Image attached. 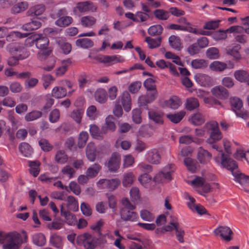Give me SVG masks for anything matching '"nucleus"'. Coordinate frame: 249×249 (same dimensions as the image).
<instances>
[{
    "mask_svg": "<svg viewBox=\"0 0 249 249\" xmlns=\"http://www.w3.org/2000/svg\"><path fill=\"white\" fill-rule=\"evenodd\" d=\"M181 101L177 96H172L168 100H164L161 103L163 108L169 107L172 109H177L181 105Z\"/></svg>",
    "mask_w": 249,
    "mask_h": 249,
    "instance_id": "dca6fc26",
    "label": "nucleus"
},
{
    "mask_svg": "<svg viewBox=\"0 0 249 249\" xmlns=\"http://www.w3.org/2000/svg\"><path fill=\"white\" fill-rule=\"evenodd\" d=\"M169 43L172 48L180 51L183 48V45L180 39L178 36L172 35L169 38Z\"/></svg>",
    "mask_w": 249,
    "mask_h": 249,
    "instance_id": "bb28decb",
    "label": "nucleus"
},
{
    "mask_svg": "<svg viewBox=\"0 0 249 249\" xmlns=\"http://www.w3.org/2000/svg\"><path fill=\"white\" fill-rule=\"evenodd\" d=\"M243 27L240 26H231L226 30H219L215 32L212 35L213 38L216 41L225 39L227 37V33H238L241 32Z\"/></svg>",
    "mask_w": 249,
    "mask_h": 249,
    "instance_id": "1a4fd4ad",
    "label": "nucleus"
},
{
    "mask_svg": "<svg viewBox=\"0 0 249 249\" xmlns=\"http://www.w3.org/2000/svg\"><path fill=\"white\" fill-rule=\"evenodd\" d=\"M36 40V48L40 50L43 54L48 55L52 52V50L49 47V41L48 38L44 35L39 34Z\"/></svg>",
    "mask_w": 249,
    "mask_h": 249,
    "instance_id": "9d476101",
    "label": "nucleus"
},
{
    "mask_svg": "<svg viewBox=\"0 0 249 249\" xmlns=\"http://www.w3.org/2000/svg\"><path fill=\"white\" fill-rule=\"evenodd\" d=\"M89 132L91 136L95 139H99L102 137V134H104L100 131L99 127L95 124H91L89 126Z\"/></svg>",
    "mask_w": 249,
    "mask_h": 249,
    "instance_id": "0e129e2a",
    "label": "nucleus"
},
{
    "mask_svg": "<svg viewBox=\"0 0 249 249\" xmlns=\"http://www.w3.org/2000/svg\"><path fill=\"white\" fill-rule=\"evenodd\" d=\"M214 160L218 165L230 170L234 177L235 180L239 183L241 185H246L249 183V177L237 171H234L237 168V165L235 161L225 156L224 154L215 157Z\"/></svg>",
    "mask_w": 249,
    "mask_h": 249,
    "instance_id": "f03ea898",
    "label": "nucleus"
},
{
    "mask_svg": "<svg viewBox=\"0 0 249 249\" xmlns=\"http://www.w3.org/2000/svg\"><path fill=\"white\" fill-rule=\"evenodd\" d=\"M41 116L42 112L41 111L34 110L26 114L25 120L27 122L33 121L40 118Z\"/></svg>",
    "mask_w": 249,
    "mask_h": 249,
    "instance_id": "4d7b16f0",
    "label": "nucleus"
},
{
    "mask_svg": "<svg viewBox=\"0 0 249 249\" xmlns=\"http://www.w3.org/2000/svg\"><path fill=\"white\" fill-rule=\"evenodd\" d=\"M121 102L125 111L129 112L131 109V98L127 91H124L121 97Z\"/></svg>",
    "mask_w": 249,
    "mask_h": 249,
    "instance_id": "b1692460",
    "label": "nucleus"
},
{
    "mask_svg": "<svg viewBox=\"0 0 249 249\" xmlns=\"http://www.w3.org/2000/svg\"><path fill=\"white\" fill-rule=\"evenodd\" d=\"M204 128L207 133L210 134V137L207 140L208 143L212 144L222 139V135L216 122L211 121L205 124Z\"/></svg>",
    "mask_w": 249,
    "mask_h": 249,
    "instance_id": "39448f33",
    "label": "nucleus"
},
{
    "mask_svg": "<svg viewBox=\"0 0 249 249\" xmlns=\"http://www.w3.org/2000/svg\"><path fill=\"white\" fill-rule=\"evenodd\" d=\"M40 164L38 161H29V165L30 167V172L34 177H36L39 174Z\"/></svg>",
    "mask_w": 249,
    "mask_h": 249,
    "instance_id": "603ef678",
    "label": "nucleus"
},
{
    "mask_svg": "<svg viewBox=\"0 0 249 249\" xmlns=\"http://www.w3.org/2000/svg\"><path fill=\"white\" fill-rule=\"evenodd\" d=\"M186 112L184 110H181L174 114H168L166 117L172 123L177 124L179 123L185 116Z\"/></svg>",
    "mask_w": 249,
    "mask_h": 249,
    "instance_id": "473e14b6",
    "label": "nucleus"
},
{
    "mask_svg": "<svg viewBox=\"0 0 249 249\" xmlns=\"http://www.w3.org/2000/svg\"><path fill=\"white\" fill-rule=\"evenodd\" d=\"M33 241L35 244L42 246L46 243V238L43 234L36 233L33 236Z\"/></svg>",
    "mask_w": 249,
    "mask_h": 249,
    "instance_id": "6e6d98bb",
    "label": "nucleus"
},
{
    "mask_svg": "<svg viewBox=\"0 0 249 249\" xmlns=\"http://www.w3.org/2000/svg\"><path fill=\"white\" fill-rule=\"evenodd\" d=\"M50 243L54 247L62 249V238L56 234H53L50 237Z\"/></svg>",
    "mask_w": 249,
    "mask_h": 249,
    "instance_id": "69168bd1",
    "label": "nucleus"
},
{
    "mask_svg": "<svg viewBox=\"0 0 249 249\" xmlns=\"http://www.w3.org/2000/svg\"><path fill=\"white\" fill-rule=\"evenodd\" d=\"M146 160L152 164H159L160 162L161 157L158 150L153 148L148 150L145 155Z\"/></svg>",
    "mask_w": 249,
    "mask_h": 249,
    "instance_id": "aec40b11",
    "label": "nucleus"
},
{
    "mask_svg": "<svg viewBox=\"0 0 249 249\" xmlns=\"http://www.w3.org/2000/svg\"><path fill=\"white\" fill-rule=\"evenodd\" d=\"M77 47L82 48H89L93 46L92 41L88 38L78 39L76 41Z\"/></svg>",
    "mask_w": 249,
    "mask_h": 249,
    "instance_id": "37998d69",
    "label": "nucleus"
},
{
    "mask_svg": "<svg viewBox=\"0 0 249 249\" xmlns=\"http://www.w3.org/2000/svg\"><path fill=\"white\" fill-rule=\"evenodd\" d=\"M206 54L207 57L210 59H216L219 56V51L215 47H211L207 49Z\"/></svg>",
    "mask_w": 249,
    "mask_h": 249,
    "instance_id": "e2e57ef3",
    "label": "nucleus"
},
{
    "mask_svg": "<svg viewBox=\"0 0 249 249\" xmlns=\"http://www.w3.org/2000/svg\"><path fill=\"white\" fill-rule=\"evenodd\" d=\"M28 36V34L21 33L18 31L12 32L6 36V40L12 41L16 40L18 38H25Z\"/></svg>",
    "mask_w": 249,
    "mask_h": 249,
    "instance_id": "de8ad7c7",
    "label": "nucleus"
},
{
    "mask_svg": "<svg viewBox=\"0 0 249 249\" xmlns=\"http://www.w3.org/2000/svg\"><path fill=\"white\" fill-rule=\"evenodd\" d=\"M100 113L94 105L89 106L86 110V116L89 120H95L99 116Z\"/></svg>",
    "mask_w": 249,
    "mask_h": 249,
    "instance_id": "c85d7f7f",
    "label": "nucleus"
},
{
    "mask_svg": "<svg viewBox=\"0 0 249 249\" xmlns=\"http://www.w3.org/2000/svg\"><path fill=\"white\" fill-rule=\"evenodd\" d=\"M230 103L231 110L237 117L244 120L247 119V112L243 108V103L241 99L237 97H232L230 99Z\"/></svg>",
    "mask_w": 249,
    "mask_h": 249,
    "instance_id": "0eeeda50",
    "label": "nucleus"
},
{
    "mask_svg": "<svg viewBox=\"0 0 249 249\" xmlns=\"http://www.w3.org/2000/svg\"><path fill=\"white\" fill-rule=\"evenodd\" d=\"M184 162L188 170L191 172H195L197 169L196 161L190 158H186L184 160Z\"/></svg>",
    "mask_w": 249,
    "mask_h": 249,
    "instance_id": "49530a36",
    "label": "nucleus"
},
{
    "mask_svg": "<svg viewBox=\"0 0 249 249\" xmlns=\"http://www.w3.org/2000/svg\"><path fill=\"white\" fill-rule=\"evenodd\" d=\"M145 42L147 43L148 47L150 49H154L159 47L161 43V38H152L150 37H147L145 39Z\"/></svg>",
    "mask_w": 249,
    "mask_h": 249,
    "instance_id": "5fc2aeb1",
    "label": "nucleus"
},
{
    "mask_svg": "<svg viewBox=\"0 0 249 249\" xmlns=\"http://www.w3.org/2000/svg\"><path fill=\"white\" fill-rule=\"evenodd\" d=\"M157 95V90L147 91L146 95H142L139 97L138 104L140 106H143L151 103L155 100Z\"/></svg>",
    "mask_w": 249,
    "mask_h": 249,
    "instance_id": "2eb2a0df",
    "label": "nucleus"
},
{
    "mask_svg": "<svg viewBox=\"0 0 249 249\" xmlns=\"http://www.w3.org/2000/svg\"><path fill=\"white\" fill-rule=\"evenodd\" d=\"M240 49L241 47L238 44L233 46L232 47H229L227 50V53L232 56L236 59H240L241 57L239 52Z\"/></svg>",
    "mask_w": 249,
    "mask_h": 249,
    "instance_id": "79ce46f5",
    "label": "nucleus"
},
{
    "mask_svg": "<svg viewBox=\"0 0 249 249\" xmlns=\"http://www.w3.org/2000/svg\"><path fill=\"white\" fill-rule=\"evenodd\" d=\"M41 26V23L38 20L36 19L23 25L21 28L24 31H31L38 29Z\"/></svg>",
    "mask_w": 249,
    "mask_h": 249,
    "instance_id": "f704fd0d",
    "label": "nucleus"
},
{
    "mask_svg": "<svg viewBox=\"0 0 249 249\" xmlns=\"http://www.w3.org/2000/svg\"><path fill=\"white\" fill-rule=\"evenodd\" d=\"M67 207L71 211L76 212L79 210L78 201L73 196H69L67 199Z\"/></svg>",
    "mask_w": 249,
    "mask_h": 249,
    "instance_id": "ea45409f",
    "label": "nucleus"
},
{
    "mask_svg": "<svg viewBox=\"0 0 249 249\" xmlns=\"http://www.w3.org/2000/svg\"><path fill=\"white\" fill-rule=\"evenodd\" d=\"M80 21L82 26L88 28H92L96 22V18L90 16L82 17L81 18Z\"/></svg>",
    "mask_w": 249,
    "mask_h": 249,
    "instance_id": "393cba45",
    "label": "nucleus"
},
{
    "mask_svg": "<svg viewBox=\"0 0 249 249\" xmlns=\"http://www.w3.org/2000/svg\"><path fill=\"white\" fill-rule=\"evenodd\" d=\"M214 233L215 235L220 236L227 241H229L231 239L232 232L228 227L220 226L214 230Z\"/></svg>",
    "mask_w": 249,
    "mask_h": 249,
    "instance_id": "f3484780",
    "label": "nucleus"
},
{
    "mask_svg": "<svg viewBox=\"0 0 249 249\" xmlns=\"http://www.w3.org/2000/svg\"><path fill=\"white\" fill-rule=\"evenodd\" d=\"M71 61L68 59L61 62V65L55 70V74L58 76L63 75L71 64Z\"/></svg>",
    "mask_w": 249,
    "mask_h": 249,
    "instance_id": "7c9ffc66",
    "label": "nucleus"
},
{
    "mask_svg": "<svg viewBox=\"0 0 249 249\" xmlns=\"http://www.w3.org/2000/svg\"><path fill=\"white\" fill-rule=\"evenodd\" d=\"M68 158L65 152L62 150L58 151L55 157V160L60 164H64L68 161Z\"/></svg>",
    "mask_w": 249,
    "mask_h": 249,
    "instance_id": "bf43d9fd",
    "label": "nucleus"
},
{
    "mask_svg": "<svg viewBox=\"0 0 249 249\" xmlns=\"http://www.w3.org/2000/svg\"><path fill=\"white\" fill-rule=\"evenodd\" d=\"M183 197L188 201L187 202V206L192 212L196 213L199 215L207 213L206 210L203 206L195 203V199L192 197L188 193H184Z\"/></svg>",
    "mask_w": 249,
    "mask_h": 249,
    "instance_id": "6e6552de",
    "label": "nucleus"
},
{
    "mask_svg": "<svg viewBox=\"0 0 249 249\" xmlns=\"http://www.w3.org/2000/svg\"><path fill=\"white\" fill-rule=\"evenodd\" d=\"M135 179V175L133 172H126L123 175L122 184L124 187H129L132 184Z\"/></svg>",
    "mask_w": 249,
    "mask_h": 249,
    "instance_id": "4c0bfd02",
    "label": "nucleus"
},
{
    "mask_svg": "<svg viewBox=\"0 0 249 249\" xmlns=\"http://www.w3.org/2000/svg\"><path fill=\"white\" fill-rule=\"evenodd\" d=\"M196 82L202 87H210L213 84V78L209 75L198 73L195 75Z\"/></svg>",
    "mask_w": 249,
    "mask_h": 249,
    "instance_id": "4468645a",
    "label": "nucleus"
},
{
    "mask_svg": "<svg viewBox=\"0 0 249 249\" xmlns=\"http://www.w3.org/2000/svg\"><path fill=\"white\" fill-rule=\"evenodd\" d=\"M67 93L66 89L59 86L54 87L51 92L52 96L56 99H61L66 97Z\"/></svg>",
    "mask_w": 249,
    "mask_h": 249,
    "instance_id": "a878e982",
    "label": "nucleus"
},
{
    "mask_svg": "<svg viewBox=\"0 0 249 249\" xmlns=\"http://www.w3.org/2000/svg\"><path fill=\"white\" fill-rule=\"evenodd\" d=\"M154 15L157 18L160 20H166L169 17L168 12L163 9L155 10Z\"/></svg>",
    "mask_w": 249,
    "mask_h": 249,
    "instance_id": "338daca9",
    "label": "nucleus"
},
{
    "mask_svg": "<svg viewBox=\"0 0 249 249\" xmlns=\"http://www.w3.org/2000/svg\"><path fill=\"white\" fill-rule=\"evenodd\" d=\"M120 214L121 218L124 221L136 222L139 219L138 215L133 210L120 209Z\"/></svg>",
    "mask_w": 249,
    "mask_h": 249,
    "instance_id": "4be33fe9",
    "label": "nucleus"
},
{
    "mask_svg": "<svg viewBox=\"0 0 249 249\" xmlns=\"http://www.w3.org/2000/svg\"><path fill=\"white\" fill-rule=\"evenodd\" d=\"M67 14V11L65 9L59 10L57 13V17L59 18L55 21V24L61 27H65L69 26L73 21L72 18L70 16L62 17V15Z\"/></svg>",
    "mask_w": 249,
    "mask_h": 249,
    "instance_id": "ddd939ff",
    "label": "nucleus"
},
{
    "mask_svg": "<svg viewBox=\"0 0 249 249\" xmlns=\"http://www.w3.org/2000/svg\"><path fill=\"white\" fill-rule=\"evenodd\" d=\"M174 229L175 230L176 236L178 240L180 243H183L184 241L185 231L178 222V218L176 216H171L170 223L164 228L161 229H158L157 232L164 233L167 231H172Z\"/></svg>",
    "mask_w": 249,
    "mask_h": 249,
    "instance_id": "7ed1b4c3",
    "label": "nucleus"
},
{
    "mask_svg": "<svg viewBox=\"0 0 249 249\" xmlns=\"http://www.w3.org/2000/svg\"><path fill=\"white\" fill-rule=\"evenodd\" d=\"M204 181L203 178L195 177L192 180H188L187 183L194 188H197L202 186Z\"/></svg>",
    "mask_w": 249,
    "mask_h": 249,
    "instance_id": "052dcab7",
    "label": "nucleus"
},
{
    "mask_svg": "<svg viewBox=\"0 0 249 249\" xmlns=\"http://www.w3.org/2000/svg\"><path fill=\"white\" fill-rule=\"evenodd\" d=\"M97 60L100 63H103L106 66H109L117 63L122 62L124 58L119 55H103L98 57Z\"/></svg>",
    "mask_w": 249,
    "mask_h": 249,
    "instance_id": "f8f14e48",
    "label": "nucleus"
},
{
    "mask_svg": "<svg viewBox=\"0 0 249 249\" xmlns=\"http://www.w3.org/2000/svg\"><path fill=\"white\" fill-rule=\"evenodd\" d=\"M120 156L118 153L112 154L108 163L107 167L110 171H117L120 166Z\"/></svg>",
    "mask_w": 249,
    "mask_h": 249,
    "instance_id": "5701e85b",
    "label": "nucleus"
},
{
    "mask_svg": "<svg viewBox=\"0 0 249 249\" xmlns=\"http://www.w3.org/2000/svg\"><path fill=\"white\" fill-rule=\"evenodd\" d=\"M28 7V3L26 2H18L11 8V12L13 14H18L26 10Z\"/></svg>",
    "mask_w": 249,
    "mask_h": 249,
    "instance_id": "a19ab883",
    "label": "nucleus"
},
{
    "mask_svg": "<svg viewBox=\"0 0 249 249\" xmlns=\"http://www.w3.org/2000/svg\"><path fill=\"white\" fill-rule=\"evenodd\" d=\"M45 6L43 4L35 5L30 8L27 13L30 16H38L42 15L45 11Z\"/></svg>",
    "mask_w": 249,
    "mask_h": 249,
    "instance_id": "cd10ccee",
    "label": "nucleus"
},
{
    "mask_svg": "<svg viewBox=\"0 0 249 249\" xmlns=\"http://www.w3.org/2000/svg\"><path fill=\"white\" fill-rule=\"evenodd\" d=\"M175 170L174 164L167 165L161 171L155 175L154 178V181L157 183H164L169 181L172 179V174Z\"/></svg>",
    "mask_w": 249,
    "mask_h": 249,
    "instance_id": "423d86ee",
    "label": "nucleus"
},
{
    "mask_svg": "<svg viewBox=\"0 0 249 249\" xmlns=\"http://www.w3.org/2000/svg\"><path fill=\"white\" fill-rule=\"evenodd\" d=\"M76 243L84 249H95L98 245V238L92 234L85 232L77 236Z\"/></svg>",
    "mask_w": 249,
    "mask_h": 249,
    "instance_id": "20e7f679",
    "label": "nucleus"
},
{
    "mask_svg": "<svg viewBox=\"0 0 249 249\" xmlns=\"http://www.w3.org/2000/svg\"><path fill=\"white\" fill-rule=\"evenodd\" d=\"M140 216L141 218L146 221L151 222L154 219V215L149 211L143 209L140 211Z\"/></svg>",
    "mask_w": 249,
    "mask_h": 249,
    "instance_id": "680f3d73",
    "label": "nucleus"
},
{
    "mask_svg": "<svg viewBox=\"0 0 249 249\" xmlns=\"http://www.w3.org/2000/svg\"><path fill=\"white\" fill-rule=\"evenodd\" d=\"M10 53L13 56L23 60L29 57L30 53L21 44H15L9 50Z\"/></svg>",
    "mask_w": 249,
    "mask_h": 249,
    "instance_id": "9b49d317",
    "label": "nucleus"
},
{
    "mask_svg": "<svg viewBox=\"0 0 249 249\" xmlns=\"http://www.w3.org/2000/svg\"><path fill=\"white\" fill-rule=\"evenodd\" d=\"M207 61L204 59H196L191 62L192 68L195 69H203L207 67Z\"/></svg>",
    "mask_w": 249,
    "mask_h": 249,
    "instance_id": "864d4df0",
    "label": "nucleus"
},
{
    "mask_svg": "<svg viewBox=\"0 0 249 249\" xmlns=\"http://www.w3.org/2000/svg\"><path fill=\"white\" fill-rule=\"evenodd\" d=\"M115 118L111 115H108L105 119V123L102 127V132L106 134L107 132H113L116 130Z\"/></svg>",
    "mask_w": 249,
    "mask_h": 249,
    "instance_id": "a211bd4d",
    "label": "nucleus"
},
{
    "mask_svg": "<svg viewBox=\"0 0 249 249\" xmlns=\"http://www.w3.org/2000/svg\"><path fill=\"white\" fill-rule=\"evenodd\" d=\"M95 100L100 103H105L107 100V92L103 89H97L95 93Z\"/></svg>",
    "mask_w": 249,
    "mask_h": 249,
    "instance_id": "58836bf2",
    "label": "nucleus"
},
{
    "mask_svg": "<svg viewBox=\"0 0 249 249\" xmlns=\"http://www.w3.org/2000/svg\"><path fill=\"white\" fill-rule=\"evenodd\" d=\"M212 157V154L207 150L202 147L198 148L197 159L201 164H207L211 160Z\"/></svg>",
    "mask_w": 249,
    "mask_h": 249,
    "instance_id": "412c9836",
    "label": "nucleus"
},
{
    "mask_svg": "<svg viewBox=\"0 0 249 249\" xmlns=\"http://www.w3.org/2000/svg\"><path fill=\"white\" fill-rule=\"evenodd\" d=\"M61 214L65 218L66 222L70 225L74 224L76 221L75 216L70 212L64 211L63 205L60 207Z\"/></svg>",
    "mask_w": 249,
    "mask_h": 249,
    "instance_id": "72a5a7b5",
    "label": "nucleus"
},
{
    "mask_svg": "<svg viewBox=\"0 0 249 249\" xmlns=\"http://www.w3.org/2000/svg\"><path fill=\"white\" fill-rule=\"evenodd\" d=\"M27 239V233L24 231L21 235L16 231L6 232L0 231V244L3 249H19L21 244Z\"/></svg>",
    "mask_w": 249,
    "mask_h": 249,
    "instance_id": "f257e3e1",
    "label": "nucleus"
},
{
    "mask_svg": "<svg viewBox=\"0 0 249 249\" xmlns=\"http://www.w3.org/2000/svg\"><path fill=\"white\" fill-rule=\"evenodd\" d=\"M83 111L81 109L73 110L70 114V117L77 123L81 122Z\"/></svg>",
    "mask_w": 249,
    "mask_h": 249,
    "instance_id": "774afa93",
    "label": "nucleus"
},
{
    "mask_svg": "<svg viewBox=\"0 0 249 249\" xmlns=\"http://www.w3.org/2000/svg\"><path fill=\"white\" fill-rule=\"evenodd\" d=\"M143 74L151 76V77L147 78L144 82V86L147 89V91L156 90L155 81L156 78L152 75V74L148 72H143Z\"/></svg>",
    "mask_w": 249,
    "mask_h": 249,
    "instance_id": "c756f323",
    "label": "nucleus"
},
{
    "mask_svg": "<svg viewBox=\"0 0 249 249\" xmlns=\"http://www.w3.org/2000/svg\"><path fill=\"white\" fill-rule=\"evenodd\" d=\"M19 149L21 154L25 157H29L32 153V149L30 146L27 143H21L19 145Z\"/></svg>",
    "mask_w": 249,
    "mask_h": 249,
    "instance_id": "13d9d810",
    "label": "nucleus"
},
{
    "mask_svg": "<svg viewBox=\"0 0 249 249\" xmlns=\"http://www.w3.org/2000/svg\"><path fill=\"white\" fill-rule=\"evenodd\" d=\"M189 121L195 125H199L204 122V119L201 114L196 113L190 117Z\"/></svg>",
    "mask_w": 249,
    "mask_h": 249,
    "instance_id": "8fccbe9b",
    "label": "nucleus"
},
{
    "mask_svg": "<svg viewBox=\"0 0 249 249\" xmlns=\"http://www.w3.org/2000/svg\"><path fill=\"white\" fill-rule=\"evenodd\" d=\"M156 226L158 228L155 230V233L156 234H161L162 233L157 232V230L159 229H162L166 226L167 225H165L166 222V217L164 214H160L159 215L156 219Z\"/></svg>",
    "mask_w": 249,
    "mask_h": 249,
    "instance_id": "09e8293b",
    "label": "nucleus"
},
{
    "mask_svg": "<svg viewBox=\"0 0 249 249\" xmlns=\"http://www.w3.org/2000/svg\"><path fill=\"white\" fill-rule=\"evenodd\" d=\"M234 77L240 82H246L249 79V74L245 70H239L235 71Z\"/></svg>",
    "mask_w": 249,
    "mask_h": 249,
    "instance_id": "c9c22d12",
    "label": "nucleus"
},
{
    "mask_svg": "<svg viewBox=\"0 0 249 249\" xmlns=\"http://www.w3.org/2000/svg\"><path fill=\"white\" fill-rule=\"evenodd\" d=\"M209 68L213 71H222L226 70V65L224 62L215 61L210 64Z\"/></svg>",
    "mask_w": 249,
    "mask_h": 249,
    "instance_id": "a18cd8bd",
    "label": "nucleus"
},
{
    "mask_svg": "<svg viewBox=\"0 0 249 249\" xmlns=\"http://www.w3.org/2000/svg\"><path fill=\"white\" fill-rule=\"evenodd\" d=\"M96 149L94 143L89 142L86 148V156L87 158L91 161H93L96 158Z\"/></svg>",
    "mask_w": 249,
    "mask_h": 249,
    "instance_id": "2f4dec72",
    "label": "nucleus"
},
{
    "mask_svg": "<svg viewBox=\"0 0 249 249\" xmlns=\"http://www.w3.org/2000/svg\"><path fill=\"white\" fill-rule=\"evenodd\" d=\"M199 106V103L198 100L194 97L187 98L185 103V108L190 111L198 108Z\"/></svg>",
    "mask_w": 249,
    "mask_h": 249,
    "instance_id": "e433bc0d",
    "label": "nucleus"
},
{
    "mask_svg": "<svg viewBox=\"0 0 249 249\" xmlns=\"http://www.w3.org/2000/svg\"><path fill=\"white\" fill-rule=\"evenodd\" d=\"M101 169V166L98 164H94L88 168L86 171V174L90 178L95 177Z\"/></svg>",
    "mask_w": 249,
    "mask_h": 249,
    "instance_id": "c03bdc74",
    "label": "nucleus"
},
{
    "mask_svg": "<svg viewBox=\"0 0 249 249\" xmlns=\"http://www.w3.org/2000/svg\"><path fill=\"white\" fill-rule=\"evenodd\" d=\"M211 92L214 96L221 100L228 98L229 95L228 90L221 86L214 87L211 89Z\"/></svg>",
    "mask_w": 249,
    "mask_h": 249,
    "instance_id": "6ab92c4d",
    "label": "nucleus"
},
{
    "mask_svg": "<svg viewBox=\"0 0 249 249\" xmlns=\"http://www.w3.org/2000/svg\"><path fill=\"white\" fill-rule=\"evenodd\" d=\"M162 115L161 113L155 110H151L148 112L149 119L153 120L156 123H162Z\"/></svg>",
    "mask_w": 249,
    "mask_h": 249,
    "instance_id": "3c124183",
    "label": "nucleus"
}]
</instances>
